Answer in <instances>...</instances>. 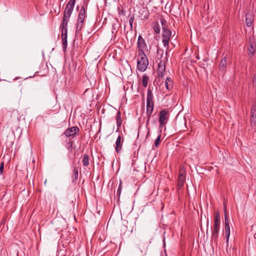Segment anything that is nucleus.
Returning <instances> with one entry per match:
<instances>
[{
	"instance_id": "f257e3e1",
	"label": "nucleus",
	"mask_w": 256,
	"mask_h": 256,
	"mask_svg": "<svg viewBox=\"0 0 256 256\" xmlns=\"http://www.w3.org/2000/svg\"><path fill=\"white\" fill-rule=\"evenodd\" d=\"M160 22L162 26V30L163 31L162 42L164 46L167 48L166 50H168V49L169 40L172 35V32L170 30L167 29L164 26L166 24V21L164 19L161 18ZM166 56L164 59L166 61H168V51H166Z\"/></svg>"
},
{
	"instance_id": "f03ea898",
	"label": "nucleus",
	"mask_w": 256,
	"mask_h": 256,
	"mask_svg": "<svg viewBox=\"0 0 256 256\" xmlns=\"http://www.w3.org/2000/svg\"><path fill=\"white\" fill-rule=\"evenodd\" d=\"M220 214L218 212H216L215 214L214 228L213 229H212V234L211 238L212 240H214V243L216 244H217L218 238V232L220 231Z\"/></svg>"
},
{
	"instance_id": "7ed1b4c3",
	"label": "nucleus",
	"mask_w": 256,
	"mask_h": 256,
	"mask_svg": "<svg viewBox=\"0 0 256 256\" xmlns=\"http://www.w3.org/2000/svg\"><path fill=\"white\" fill-rule=\"evenodd\" d=\"M76 1V0H70L67 4L64 11L62 23L68 24L75 6Z\"/></svg>"
},
{
	"instance_id": "20e7f679",
	"label": "nucleus",
	"mask_w": 256,
	"mask_h": 256,
	"mask_svg": "<svg viewBox=\"0 0 256 256\" xmlns=\"http://www.w3.org/2000/svg\"><path fill=\"white\" fill-rule=\"evenodd\" d=\"M87 8V4H84L79 12L78 18V22L76 26V31H80L82 30L83 28L84 23V19L86 16V10Z\"/></svg>"
},
{
	"instance_id": "39448f33",
	"label": "nucleus",
	"mask_w": 256,
	"mask_h": 256,
	"mask_svg": "<svg viewBox=\"0 0 256 256\" xmlns=\"http://www.w3.org/2000/svg\"><path fill=\"white\" fill-rule=\"evenodd\" d=\"M148 62L144 52H138V69L140 72H144L147 68Z\"/></svg>"
},
{
	"instance_id": "423d86ee",
	"label": "nucleus",
	"mask_w": 256,
	"mask_h": 256,
	"mask_svg": "<svg viewBox=\"0 0 256 256\" xmlns=\"http://www.w3.org/2000/svg\"><path fill=\"white\" fill-rule=\"evenodd\" d=\"M153 94L152 90L150 88L148 90L147 97H146V114L147 116H151L154 107V103L153 102Z\"/></svg>"
},
{
	"instance_id": "0eeeda50",
	"label": "nucleus",
	"mask_w": 256,
	"mask_h": 256,
	"mask_svg": "<svg viewBox=\"0 0 256 256\" xmlns=\"http://www.w3.org/2000/svg\"><path fill=\"white\" fill-rule=\"evenodd\" d=\"M169 118L168 111L166 110H162L159 114V128L160 129L168 122Z\"/></svg>"
},
{
	"instance_id": "6e6552de",
	"label": "nucleus",
	"mask_w": 256,
	"mask_h": 256,
	"mask_svg": "<svg viewBox=\"0 0 256 256\" xmlns=\"http://www.w3.org/2000/svg\"><path fill=\"white\" fill-rule=\"evenodd\" d=\"M158 76L159 78H163L166 74L165 61L160 60L157 69Z\"/></svg>"
},
{
	"instance_id": "1a4fd4ad",
	"label": "nucleus",
	"mask_w": 256,
	"mask_h": 256,
	"mask_svg": "<svg viewBox=\"0 0 256 256\" xmlns=\"http://www.w3.org/2000/svg\"><path fill=\"white\" fill-rule=\"evenodd\" d=\"M79 132V128L76 126H72L70 128H67L64 132V134L66 137L74 136L77 133Z\"/></svg>"
},
{
	"instance_id": "9d476101",
	"label": "nucleus",
	"mask_w": 256,
	"mask_h": 256,
	"mask_svg": "<svg viewBox=\"0 0 256 256\" xmlns=\"http://www.w3.org/2000/svg\"><path fill=\"white\" fill-rule=\"evenodd\" d=\"M138 46L139 49L138 52L140 53H142V52H144V50L147 48L145 40L141 36H139L138 38Z\"/></svg>"
},
{
	"instance_id": "9b49d317",
	"label": "nucleus",
	"mask_w": 256,
	"mask_h": 256,
	"mask_svg": "<svg viewBox=\"0 0 256 256\" xmlns=\"http://www.w3.org/2000/svg\"><path fill=\"white\" fill-rule=\"evenodd\" d=\"M224 229L226 236V238L227 246H228V240L230 236V226L229 224V220H228L227 215L225 214L224 216Z\"/></svg>"
},
{
	"instance_id": "f8f14e48",
	"label": "nucleus",
	"mask_w": 256,
	"mask_h": 256,
	"mask_svg": "<svg viewBox=\"0 0 256 256\" xmlns=\"http://www.w3.org/2000/svg\"><path fill=\"white\" fill-rule=\"evenodd\" d=\"M227 59L226 56H224L221 60L219 65V70L222 74H224L226 70Z\"/></svg>"
},
{
	"instance_id": "ddd939ff",
	"label": "nucleus",
	"mask_w": 256,
	"mask_h": 256,
	"mask_svg": "<svg viewBox=\"0 0 256 256\" xmlns=\"http://www.w3.org/2000/svg\"><path fill=\"white\" fill-rule=\"evenodd\" d=\"M250 124L252 126L256 124V106L253 105L251 108Z\"/></svg>"
},
{
	"instance_id": "4468645a",
	"label": "nucleus",
	"mask_w": 256,
	"mask_h": 256,
	"mask_svg": "<svg viewBox=\"0 0 256 256\" xmlns=\"http://www.w3.org/2000/svg\"><path fill=\"white\" fill-rule=\"evenodd\" d=\"M123 140H122V138L120 136H119L116 142V151L119 153L120 152V150L122 148V144Z\"/></svg>"
},
{
	"instance_id": "2eb2a0df",
	"label": "nucleus",
	"mask_w": 256,
	"mask_h": 256,
	"mask_svg": "<svg viewBox=\"0 0 256 256\" xmlns=\"http://www.w3.org/2000/svg\"><path fill=\"white\" fill-rule=\"evenodd\" d=\"M68 24L61 23L60 28H61V35L62 37L66 36V38H67Z\"/></svg>"
},
{
	"instance_id": "dca6fc26",
	"label": "nucleus",
	"mask_w": 256,
	"mask_h": 256,
	"mask_svg": "<svg viewBox=\"0 0 256 256\" xmlns=\"http://www.w3.org/2000/svg\"><path fill=\"white\" fill-rule=\"evenodd\" d=\"M253 22L252 16L249 14H246V24L247 26L250 27L252 26Z\"/></svg>"
},
{
	"instance_id": "f3484780",
	"label": "nucleus",
	"mask_w": 256,
	"mask_h": 256,
	"mask_svg": "<svg viewBox=\"0 0 256 256\" xmlns=\"http://www.w3.org/2000/svg\"><path fill=\"white\" fill-rule=\"evenodd\" d=\"M73 173L74 174L72 176V182L74 184H76L78 176V172L77 167L75 166L74 168Z\"/></svg>"
},
{
	"instance_id": "a211bd4d",
	"label": "nucleus",
	"mask_w": 256,
	"mask_h": 256,
	"mask_svg": "<svg viewBox=\"0 0 256 256\" xmlns=\"http://www.w3.org/2000/svg\"><path fill=\"white\" fill-rule=\"evenodd\" d=\"M116 125L118 129L121 126L122 123V120L121 119V114L120 112H117L116 116Z\"/></svg>"
},
{
	"instance_id": "6ab92c4d",
	"label": "nucleus",
	"mask_w": 256,
	"mask_h": 256,
	"mask_svg": "<svg viewBox=\"0 0 256 256\" xmlns=\"http://www.w3.org/2000/svg\"><path fill=\"white\" fill-rule=\"evenodd\" d=\"M119 24L117 21L113 22L112 25V34H116L118 30Z\"/></svg>"
},
{
	"instance_id": "aec40b11",
	"label": "nucleus",
	"mask_w": 256,
	"mask_h": 256,
	"mask_svg": "<svg viewBox=\"0 0 256 256\" xmlns=\"http://www.w3.org/2000/svg\"><path fill=\"white\" fill-rule=\"evenodd\" d=\"M165 86L168 90H170L172 88L173 82L172 80L168 78L165 82Z\"/></svg>"
},
{
	"instance_id": "412c9836",
	"label": "nucleus",
	"mask_w": 256,
	"mask_h": 256,
	"mask_svg": "<svg viewBox=\"0 0 256 256\" xmlns=\"http://www.w3.org/2000/svg\"><path fill=\"white\" fill-rule=\"evenodd\" d=\"M82 162L84 166H87L89 165V156L88 154H84V155Z\"/></svg>"
},
{
	"instance_id": "4be33fe9",
	"label": "nucleus",
	"mask_w": 256,
	"mask_h": 256,
	"mask_svg": "<svg viewBox=\"0 0 256 256\" xmlns=\"http://www.w3.org/2000/svg\"><path fill=\"white\" fill-rule=\"evenodd\" d=\"M162 130L160 129L158 132V135L154 141V146L158 148L160 143V138H161Z\"/></svg>"
},
{
	"instance_id": "5701e85b",
	"label": "nucleus",
	"mask_w": 256,
	"mask_h": 256,
	"mask_svg": "<svg viewBox=\"0 0 256 256\" xmlns=\"http://www.w3.org/2000/svg\"><path fill=\"white\" fill-rule=\"evenodd\" d=\"M153 30L154 32L158 34L160 32V28L158 22H156L153 26Z\"/></svg>"
},
{
	"instance_id": "b1692460",
	"label": "nucleus",
	"mask_w": 256,
	"mask_h": 256,
	"mask_svg": "<svg viewBox=\"0 0 256 256\" xmlns=\"http://www.w3.org/2000/svg\"><path fill=\"white\" fill-rule=\"evenodd\" d=\"M149 80V78L147 75L144 74L142 76V86L144 87H146L148 86V81Z\"/></svg>"
},
{
	"instance_id": "393cba45",
	"label": "nucleus",
	"mask_w": 256,
	"mask_h": 256,
	"mask_svg": "<svg viewBox=\"0 0 256 256\" xmlns=\"http://www.w3.org/2000/svg\"><path fill=\"white\" fill-rule=\"evenodd\" d=\"M186 171L184 168H181L179 170L178 178H185Z\"/></svg>"
},
{
	"instance_id": "a878e982",
	"label": "nucleus",
	"mask_w": 256,
	"mask_h": 256,
	"mask_svg": "<svg viewBox=\"0 0 256 256\" xmlns=\"http://www.w3.org/2000/svg\"><path fill=\"white\" fill-rule=\"evenodd\" d=\"M185 181V178H178V186L179 189L182 188L184 182Z\"/></svg>"
},
{
	"instance_id": "bb28decb",
	"label": "nucleus",
	"mask_w": 256,
	"mask_h": 256,
	"mask_svg": "<svg viewBox=\"0 0 256 256\" xmlns=\"http://www.w3.org/2000/svg\"><path fill=\"white\" fill-rule=\"evenodd\" d=\"M249 54L250 57H252L255 53V48L252 46H250L248 48Z\"/></svg>"
},
{
	"instance_id": "cd10ccee",
	"label": "nucleus",
	"mask_w": 256,
	"mask_h": 256,
	"mask_svg": "<svg viewBox=\"0 0 256 256\" xmlns=\"http://www.w3.org/2000/svg\"><path fill=\"white\" fill-rule=\"evenodd\" d=\"M134 16H130V18L129 19V24L130 25L131 30L132 29V24L134 22Z\"/></svg>"
},
{
	"instance_id": "c85d7f7f",
	"label": "nucleus",
	"mask_w": 256,
	"mask_h": 256,
	"mask_svg": "<svg viewBox=\"0 0 256 256\" xmlns=\"http://www.w3.org/2000/svg\"><path fill=\"white\" fill-rule=\"evenodd\" d=\"M68 45V42H62V48L64 52H66Z\"/></svg>"
},
{
	"instance_id": "c756f323",
	"label": "nucleus",
	"mask_w": 256,
	"mask_h": 256,
	"mask_svg": "<svg viewBox=\"0 0 256 256\" xmlns=\"http://www.w3.org/2000/svg\"><path fill=\"white\" fill-rule=\"evenodd\" d=\"M252 82L254 86H256V74H254L252 78Z\"/></svg>"
},
{
	"instance_id": "7c9ffc66",
	"label": "nucleus",
	"mask_w": 256,
	"mask_h": 256,
	"mask_svg": "<svg viewBox=\"0 0 256 256\" xmlns=\"http://www.w3.org/2000/svg\"><path fill=\"white\" fill-rule=\"evenodd\" d=\"M4 170V163L2 162L0 164V174H2Z\"/></svg>"
},
{
	"instance_id": "2f4dec72",
	"label": "nucleus",
	"mask_w": 256,
	"mask_h": 256,
	"mask_svg": "<svg viewBox=\"0 0 256 256\" xmlns=\"http://www.w3.org/2000/svg\"><path fill=\"white\" fill-rule=\"evenodd\" d=\"M147 128V130H148V133H147V134H146V138H148L150 136V129L148 127H146Z\"/></svg>"
},
{
	"instance_id": "473e14b6",
	"label": "nucleus",
	"mask_w": 256,
	"mask_h": 256,
	"mask_svg": "<svg viewBox=\"0 0 256 256\" xmlns=\"http://www.w3.org/2000/svg\"><path fill=\"white\" fill-rule=\"evenodd\" d=\"M147 117H148V118H147L146 122V126L148 124L149 121L150 120V117L149 116H147Z\"/></svg>"
},
{
	"instance_id": "72a5a7b5",
	"label": "nucleus",
	"mask_w": 256,
	"mask_h": 256,
	"mask_svg": "<svg viewBox=\"0 0 256 256\" xmlns=\"http://www.w3.org/2000/svg\"><path fill=\"white\" fill-rule=\"evenodd\" d=\"M224 215H226V204H224Z\"/></svg>"
},
{
	"instance_id": "f704fd0d",
	"label": "nucleus",
	"mask_w": 256,
	"mask_h": 256,
	"mask_svg": "<svg viewBox=\"0 0 256 256\" xmlns=\"http://www.w3.org/2000/svg\"><path fill=\"white\" fill-rule=\"evenodd\" d=\"M62 42H67V38H66V36L62 37Z\"/></svg>"
},
{
	"instance_id": "c9c22d12",
	"label": "nucleus",
	"mask_w": 256,
	"mask_h": 256,
	"mask_svg": "<svg viewBox=\"0 0 256 256\" xmlns=\"http://www.w3.org/2000/svg\"><path fill=\"white\" fill-rule=\"evenodd\" d=\"M120 190H121V188H120V185L118 188V191Z\"/></svg>"
},
{
	"instance_id": "e433bc0d",
	"label": "nucleus",
	"mask_w": 256,
	"mask_h": 256,
	"mask_svg": "<svg viewBox=\"0 0 256 256\" xmlns=\"http://www.w3.org/2000/svg\"><path fill=\"white\" fill-rule=\"evenodd\" d=\"M160 50H161V51H162V53H163V50H158V52H160Z\"/></svg>"
},
{
	"instance_id": "4c0bfd02",
	"label": "nucleus",
	"mask_w": 256,
	"mask_h": 256,
	"mask_svg": "<svg viewBox=\"0 0 256 256\" xmlns=\"http://www.w3.org/2000/svg\"><path fill=\"white\" fill-rule=\"evenodd\" d=\"M78 8H79V6H77V7H76V9H77V10H78Z\"/></svg>"
}]
</instances>
